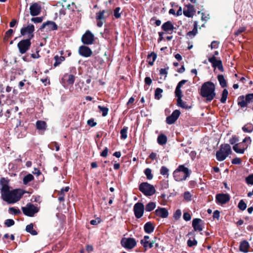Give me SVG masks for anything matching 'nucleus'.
<instances>
[{
	"instance_id": "1",
	"label": "nucleus",
	"mask_w": 253,
	"mask_h": 253,
	"mask_svg": "<svg viewBox=\"0 0 253 253\" xmlns=\"http://www.w3.org/2000/svg\"><path fill=\"white\" fill-rule=\"evenodd\" d=\"M1 199L8 204H14L20 200L24 192L20 189L10 190L8 180L2 178L0 180Z\"/></svg>"
},
{
	"instance_id": "2",
	"label": "nucleus",
	"mask_w": 253,
	"mask_h": 253,
	"mask_svg": "<svg viewBox=\"0 0 253 253\" xmlns=\"http://www.w3.org/2000/svg\"><path fill=\"white\" fill-rule=\"evenodd\" d=\"M215 85L211 82L203 84L200 90L201 95L206 98L207 101H211L215 96Z\"/></svg>"
},
{
	"instance_id": "3",
	"label": "nucleus",
	"mask_w": 253,
	"mask_h": 253,
	"mask_svg": "<svg viewBox=\"0 0 253 253\" xmlns=\"http://www.w3.org/2000/svg\"><path fill=\"white\" fill-rule=\"evenodd\" d=\"M191 171L185 165H179L173 171V176L177 181L185 180L190 175Z\"/></svg>"
},
{
	"instance_id": "4",
	"label": "nucleus",
	"mask_w": 253,
	"mask_h": 253,
	"mask_svg": "<svg viewBox=\"0 0 253 253\" xmlns=\"http://www.w3.org/2000/svg\"><path fill=\"white\" fill-rule=\"evenodd\" d=\"M231 152V148L229 144H222L219 150L216 153L217 160L219 161L224 160Z\"/></svg>"
},
{
	"instance_id": "5",
	"label": "nucleus",
	"mask_w": 253,
	"mask_h": 253,
	"mask_svg": "<svg viewBox=\"0 0 253 253\" xmlns=\"http://www.w3.org/2000/svg\"><path fill=\"white\" fill-rule=\"evenodd\" d=\"M139 190L146 196H152L155 194L156 190L154 187L147 182L141 183L139 187Z\"/></svg>"
},
{
	"instance_id": "6",
	"label": "nucleus",
	"mask_w": 253,
	"mask_h": 253,
	"mask_svg": "<svg viewBox=\"0 0 253 253\" xmlns=\"http://www.w3.org/2000/svg\"><path fill=\"white\" fill-rule=\"evenodd\" d=\"M30 39H27L20 41L17 44L20 53L21 54L26 53L30 48L31 45Z\"/></svg>"
},
{
	"instance_id": "7",
	"label": "nucleus",
	"mask_w": 253,
	"mask_h": 253,
	"mask_svg": "<svg viewBox=\"0 0 253 253\" xmlns=\"http://www.w3.org/2000/svg\"><path fill=\"white\" fill-rule=\"evenodd\" d=\"M35 27L32 24H29L26 26L22 27L20 30V34L22 36H28V38L31 40L34 37V32Z\"/></svg>"
},
{
	"instance_id": "8",
	"label": "nucleus",
	"mask_w": 253,
	"mask_h": 253,
	"mask_svg": "<svg viewBox=\"0 0 253 253\" xmlns=\"http://www.w3.org/2000/svg\"><path fill=\"white\" fill-rule=\"evenodd\" d=\"M22 210L24 214L28 216H33L39 211V209L32 204H28L25 207H22Z\"/></svg>"
},
{
	"instance_id": "9",
	"label": "nucleus",
	"mask_w": 253,
	"mask_h": 253,
	"mask_svg": "<svg viewBox=\"0 0 253 253\" xmlns=\"http://www.w3.org/2000/svg\"><path fill=\"white\" fill-rule=\"evenodd\" d=\"M121 243L123 247L128 250L133 249L136 245L135 240L132 238H123Z\"/></svg>"
},
{
	"instance_id": "10",
	"label": "nucleus",
	"mask_w": 253,
	"mask_h": 253,
	"mask_svg": "<svg viewBox=\"0 0 253 253\" xmlns=\"http://www.w3.org/2000/svg\"><path fill=\"white\" fill-rule=\"evenodd\" d=\"M144 206L141 203H136L133 207L134 215L137 218H141L144 213Z\"/></svg>"
},
{
	"instance_id": "11",
	"label": "nucleus",
	"mask_w": 253,
	"mask_h": 253,
	"mask_svg": "<svg viewBox=\"0 0 253 253\" xmlns=\"http://www.w3.org/2000/svg\"><path fill=\"white\" fill-rule=\"evenodd\" d=\"M41 8L40 3L35 2L32 3L30 7V14L33 16L38 15L41 12Z\"/></svg>"
},
{
	"instance_id": "12",
	"label": "nucleus",
	"mask_w": 253,
	"mask_h": 253,
	"mask_svg": "<svg viewBox=\"0 0 253 253\" xmlns=\"http://www.w3.org/2000/svg\"><path fill=\"white\" fill-rule=\"evenodd\" d=\"M82 41L85 44H91L94 41V36L89 31H87L82 36Z\"/></svg>"
},
{
	"instance_id": "13",
	"label": "nucleus",
	"mask_w": 253,
	"mask_h": 253,
	"mask_svg": "<svg viewBox=\"0 0 253 253\" xmlns=\"http://www.w3.org/2000/svg\"><path fill=\"white\" fill-rule=\"evenodd\" d=\"M105 10L100 11L96 14V19L97 20V25L99 27L102 26L105 21L106 15H105Z\"/></svg>"
},
{
	"instance_id": "14",
	"label": "nucleus",
	"mask_w": 253,
	"mask_h": 253,
	"mask_svg": "<svg viewBox=\"0 0 253 253\" xmlns=\"http://www.w3.org/2000/svg\"><path fill=\"white\" fill-rule=\"evenodd\" d=\"M195 12L194 6L190 4L185 5L183 10V14L187 17H192Z\"/></svg>"
},
{
	"instance_id": "15",
	"label": "nucleus",
	"mask_w": 253,
	"mask_h": 253,
	"mask_svg": "<svg viewBox=\"0 0 253 253\" xmlns=\"http://www.w3.org/2000/svg\"><path fill=\"white\" fill-rule=\"evenodd\" d=\"M180 114V112L178 110L174 111L172 114L168 117L166 119V122L167 124L171 125L174 123L179 117Z\"/></svg>"
},
{
	"instance_id": "16",
	"label": "nucleus",
	"mask_w": 253,
	"mask_h": 253,
	"mask_svg": "<svg viewBox=\"0 0 253 253\" xmlns=\"http://www.w3.org/2000/svg\"><path fill=\"white\" fill-rule=\"evenodd\" d=\"M79 53L82 56L88 57L91 55L92 52L89 47L82 45L79 48Z\"/></svg>"
},
{
	"instance_id": "17",
	"label": "nucleus",
	"mask_w": 253,
	"mask_h": 253,
	"mask_svg": "<svg viewBox=\"0 0 253 253\" xmlns=\"http://www.w3.org/2000/svg\"><path fill=\"white\" fill-rule=\"evenodd\" d=\"M44 28H46L48 31L56 30L57 29V25L53 21H48L42 24L40 30H42Z\"/></svg>"
},
{
	"instance_id": "18",
	"label": "nucleus",
	"mask_w": 253,
	"mask_h": 253,
	"mask_svg": "<svg viewBox=\"0 0 253 253\" xmlns=\"http://www.w3.org/2000/svg\"><path fill=\"white\" fill-rule=\"evenodd\" d=\"M203 225V220L200 218H194L192 221V226L195 231H202Z\"/></svg>"
},
{
	"instance_id": "19",
	"label": "nucleus",
	"mask_w": 253,
	"mask_h": 253,
	"mask_svg": "<svg viewBox=\"0 0 253 253\" xmlns=\"http://www.w3.org/2000/svg\"><path fill=\"white\" fill-rule=\"evenodd\" d=\"M216 200L218 203L224 204L230 200V196L228 194H218L216 196Z\"/></svg>"
},
{
	"instance_id": "20",
	"label": "nucleus",
	"mask_w": 253,
	"mask_h": 253,
	"mask_svg": "<svg viewBox=\"0 0 253 253\" xmlns=\"http://www.w3.org/2000/svg\"><path fill=\"white\" fill-rule=\"evenodd\" d=\"M149 236H145L143 239H142L140 241L141 244L143 246V247L147 249L148 248L150 249L153 247L154 242L151 241L149 240Z\"/></svg>"
},
{
	"instance_id": "21",
	"label": "nucleus",
	"mask_w": 253,
	"mask_h": 253,
	"mask_svg": "<svg viewBox=\"0 0 253 253\" xmlns=\"http://www.w3.org/2000/svg\"><path fill=\"white\" fill-rule=\"evenodd\" d=\"M155 213L157 216L164 218L167 217L169 215L168 211L166 209L160 207L155 211Z\"/></svg>"
},
{
	"instance_id": "22",
	"label": "nucleus",
	"mask_w": 253,
	"mask_h": 253,
	"mask_svg": "<svg viewBox=\"0 0 253 253\" xmlns=\"http://www.w3.org/2000/svg\"><path fill=\"white\" fill-rule=\"evenodd\" d=\"M162 29L168 33H171L174 29V27L172 23L169 21L162 25Z\"/></svg>"
},
{
	"instance_id": "23",
	"label": "nucleus",
	"mask_w": 253,
	"mask_h": 253,
	"mask_svg": "<svg viewBox=\"0 0 253 253\" xmlns=\"http://www.w3.org/2000/svg\"><path fill=\"white\" fill-rule=\"evenodd\" d=\"M75 77L73 75L65 74L63 78V81L64 83L68 84H73L75 82Z\"/></svg>"
},
{
	"instance_id": "24",
	"label": "nucleus",
	"mask_w": 253,
	"mask_h": 253,
	"mask_svg": "<svg viewBox=\"0 0 253 253\" xmlns=\"http://www.w3.org/2000/svg\"><path fill=\"white\" fill-rule=\"evenodd\" d=\"M176 96L177 97V105L183 108H190V107L188 106V105L186 104V102L182 101V93L180 94H175Z\"/></svg>"
},
{
	"instance_id": "25",
	"label": "nucleus",
	"mask_w": 253,
	"mask_h": 253,
	"mask_svg": "<svg viewBox=\"0 0 253 253\" xmlns=\"http://www.w3.org/2000/svg\"><path fill=\"white\" fill-rule=\"evenodd\" d=\"M250 247L249 243L247 241H242L240 245V250L243 253L248 252V250Z\"/></svg>"
},
{
	"instance_id": "26",
	"label": "nucleus",
	"mask_w": 253,
	"mask_h": 253,
	"mask_svg": "<svg viewBox=\"0 0 253 253\" xmlns=\"http://www.w3.org/2000/svg\"><path fill=\"white\" fill-rule=\"evenodd\" d=\"M144 229L146 233L150 234L153 232L154 226L151 222H148L144 225Z\"/></svg>"
},
{
	"instance_id": "27",
	"label": "nucleus",
	"mask_w": 253,
	"mask_h": 253,
	"mask_svg": "<svg viewBox=\"0 0 253 253\" xmlns=\"http://www.w3.org/2000/svg\"><path fill=\"white\" fill-rule=\"evenodd\" d=\"M241 145L242 143L236 144L233 147V150L237 153L243 154L245 149L243 146H241Z\"/></svg>"
},
{
	"instance_id": "28",
	"label": "nucleus",
	"mask_w": 253,
	"mask_h": 253,
	"mask_svg": "<svg viewBox=\"0 0 253 253\" xmlns=\"http://www.w3.org/2000/svg\"><path fill=\"white\" fill-rule=\"evenodd\" d=\"M238 104L241 108H244L248 106L247 103L246 102L245 97L244 95L240 96L238 98Z\"/></svg>"
},
{
	"instance_id": "29",
	"label": "nucleus",
	"mask_w": 253,
	"mask_h": 253,
	"mask_svg": "<svg viewBox=\"0 0 253 253\" xmlns=\"http://www.w3.org/2000/svg\"><path fill=\"white\" fill-rule=\"evenodd\" d=\"M187 82H188V80H183L181 81L180 82H179L176 86V89L175 90V93L179 94V95H180V94H181L182 91H181L180 88L182 87V86Z\"/></svg>"
},
{
	"instance_id": "30",
	"label": "nucleus",
	"mask_w": 253,
	"mask_h": 253,
	"mask_svg": "<svg viewBox=\"0 0 253 253\" xmlns=\"http://www.w3.org/2000/svg\"><path fill=\"white\" fill-rule=\"evenodd\" d=\"M187 82H188V80H183L181 81L180 82H179L176 86V89L175 90V93L179 94V95H180V94H181L182 91H181L180 88L182 87V86Z\"/></svg>"
},
{
	"instance_id": "31",
	"label": "nucleus",
	"mask_w": 253,
	"mask_h": 253,
	"mask_svg": "<svg viewBox=\"0 0 253 253\" xmlns=\"http://www.w3.org/2000/svg\"><path fill=\"white\" fill-rule=\"evenodd\" d=\"M157 142L161 145H163L166 144L167 142V136L163 134L159 135L157 138Z\"/></svg>"
},
{
	"instance_id": "32",
	"label": "nucleus",
	"mask_w": 253,
	"mask_h": 253,
	"mask_svg": "<svg viewBox=\"0 0 253 253\" xmlns=\"http://www.w3.org/2000/svg\"><path fill=\"white\" fill-rule=\"evenodd\" d=\"M197 26L198 22L197 21L194 22V28L192 31H189L187 33V35L190 38L194 37L197 33Z\"/></svg>"
},
{
	"instance_id": "33",
	"label": "nucleus",
	"mask_w": 253,
	"mask_h": 253,
	"mask_svg": "<svg viewBox=\"0 0 253 253\" xmlns=\"http://www.w3.org/2000/svg\"><path fill=\"white\" fill-rule=\"evenodd\" d=\"M36 127L39 130H45L46 127V124L42 121H38L36 122Z\"/></svg>"
},
{
	"instance_id": "34",
	"label": "nucleus",
	"mask_w": 253,
	"mask_h": 253,
	"mask_svg": "<svg viewBox=\"0 0 253 253\" xmlns=\"http://www.w3.org/2000/svg\"><path fill=\"white\" fill-rule=\"evenodd\" d=\"M217 79L222 87H225L227 86L226 81L222 75H218Z\"/></svg>"
},
{
	"instance_id": "35",
	"label": "nucleus",
	"mask_w": 253,
	"mask_h": 253,
	"mask_svg": "<svg viewBox=\"0 0 253 253\" xmlns=\"http://www.w3.org/2000/svg\"><path fill=\"white\" fill-rule=\"evenodd\" d=\"M33 227L34 226L32 223L28 224L26 226V230L27 232L30 233L33 235H36L38 234L37 232L34 229Z\"/></svg>"
},
{
	"instance_id": "36",
	"label": "nucleus",
	"mask_w": 253,
	"mask_h": 253,
	"mask_svg": "<svg viewBox=\"0 0 253 253\" xmlns=\"http://www.w3.org/2000/svg\"><path fill=\"white\" fill-rule=\"evenodd\" d=\"M54 59L55 61L53 65L54 67H57L59 64H60L62 61H63L65 60V58L64 56H59L58 55L55 56Z\"/></svg>"
},
{
	"instance_id": "37",
	"label": "nucleus",
	"mask_w": 253,
	"mask_h": 253,
	"mask_svg": "<svg viewBox=\"0 0 253 253\" xmlns=\"http://www.w3.org/2000/svg\"><path fill=\"white\" fill-rule=\"evenodd\" d=\"M157 54L154 52H152L148 56V59L149 60V64L150 65H153L154 62L156 59Z\"/></svg>"
},
{
	"instance_id": "38",
	"label": "nucleus",
	"mask_w": 253,
	"mask_h": 253,
	"mask_svg": "<svg viewBox=\"0 0 253 253\" xmlns=\"http://www.w3.org/2000/svg\"><path fill=\"white\" fill-rule=\"evenodd\" d=\"M209 61L212 64V66L214 68L218 66V62H221L220 60H217L214 56L209 58Z\"/></svg>"
},
{
	"instance_id": "39",
	"label": "nucleus",
	"mask_w": 253,
	"mask_h": 253,
	"mask_svg": "<svg viewBox=\"0 0 253 253\" xmlns=\"http://www.w3.org/2000/svg\"><path fill=\"white\" fill-rule=\"evenodd\" d=\"M156 203L155 202H149L146 205L145 210L146 211L150 212L153 211L156 208Z\"/></svg>"
},
{
	"instance_id": "40",
	"label": "nucleus",
	"mask_w": 253,
	"mask_h": 253,
	"mask_svg": "<svg viewBox=\"0 0 253 253\" xmlns=\"http://www.w3.org/2000/svg\"><path fill=\"white\" fill-rule=\"evenodd\" d=\"M242 129L245 132L251 133L253 130V126L252 124H247L242 127Z\"/></svg>"
},
{
	"instance_id": "41",
	"label": "nucleus",
	"mask_w": 253,
	"mask_h": 253,
	"mask_svg": "<svg viewBox=\"0 0 253 253\" xmlns=\"http://www.w3.org/2000/svg\"><path fill=\"white\" fill-rule=\"evenodd\" d=\"M34 179V176L31 174L26 175L23 178V183L24 184H27L29 182H31Z\"/></svg>"
},
{
	"instance_id": "42",
	"label": "nucleus",
	"mask_w": 253,
	"mask_h": 253,
	"mask_svg": "<svg viewBox=\"0 0 253 253\" xmlns=\"http://www.w3.org/2000/svg\"><path fill=\"white\" fill-rule=\"evenodd\" d=\"M98 108L99 109V112L102 113V115L103 116L105 117L108 114V112L109 111L108 108L101 105H99L98 106Z\"/></svg>"
},
{
	"instance_id": "43",
	"label": "nucleus",
	"mask_w": 253,
	"mask_h": 253,
	"mask_svg": "<svg viewBox=\"0 0 253 253\" xmlns=\"http://www.w3.org/2000/svg\"><path fill=\"white\" fill-rule=\"evenodd\" d=\"M251 142L252 139L250 137H246L243 140L242 143H245V145L243 147L245 150L247 149L248 146L251 144Z\"/></svg>"
},
{
	"instance_id": "44",
	"label": "nucleus",
	"mask_w": 253,
	"mask_h": 253,
	"mask_svg": "<svg viewBox=\"0 0 253 253\" xmlns=\"http://www.w3.org/2000/svg\"><path fill=\"white\" fill-rule=\"evenodd\" d=\"M228 94V90L226 89H224L222 91V96L220 99V101L221 103H224L226 102Z\"/></svg>"
},
{
	"instance_id": "45",
	"label": "nucleus",
	"mask_w": 253,
	"mask_h": 253,
	"mask_svg": "<svg viewBox=\"0 0 253 253\" xmlns=\"http://www.w3.org/2000/svg\"><path fill=\"white\" fill-rule=\"evenodd\" d=\"M163 89L160 88H157L155 91V98L159 100L162 97Z\"/></svg>"
},
{
	"instance_id": "46",
	"label": "nucleus",
	"mask_w": 253,
	"mask_h": 253,
	"mask_svg": "<svg viewBox=\"0 0 253 253\" xmlns=\"http://www.w3.org/2000/svg\"><path fill=\"white\" fill-rule=\"evenodd\" d=\"M48 147L51 150H54L55 148L56 151H59L60 149L59 145L56 142H52L50 143L49 144Z\"/></svg>"
},
{
	"instance_id": "47",
	"label": "nucleus",
	"mask_w": 253,
	"mask_h": 253,
	"mask_svg": "<svg viewBox=\"0 0 253 253\" xmlns=\"http://www.w3.org/2000/svg\"><path fill=\"white\" fill-rule=\"evenodd\" d=\"M246 102L247 103L248 105L253 102V93L248 94L246 95Z\"/></svg>"
},
{
	"instance_id": "48",
	"label": "nucleus",
	"mask_w": 253,
	"mask_h": 253,
	"mask_svg": "<svg viewBox=\"0 0 253 253\" xmlns=\"http://www.w3.org/2000/svg\"><path fill=\"white\" fill-rule=\"evenodd\" d=\"M192 194L188 191H186L183 194V197L184 201L189 202L192 200Z\"/></svg>"
},
{
	"instance_id": "49",
	"label": "nucleus",
	"mask_w": 253,
	"mask_h": 253,
	"mask_svg": "<svg viewBox=\"0 0 253 253\" xmlns=\"http://www.w3.org/2000/svg\"><path fill=\"white\" fill-rule=\"evenodd\" d=\"M122 11H121V8L116 7L114 10V15L116 18H119L121 17Z\"/></svg>"
},
{
	"instance_id": "50",
	"label": "nucleus",
	"mask_w": 253,
	"mask_h": 253,
	"mask_svg": "<svg viewBox=\"0 0 253 253\" xmlns=\"http://www.w3.org/2000/svg\"><path fill=\"white\" fill-rule=\"evenodd\" d=\"M127 127H124L120 132L121 133V137L123 139H125L127 137Z\"/></svg>"
},
{
	"instance_id": "51",
	"label": "nucleus",
	"mask_w": 253,
	"mask_h": 253,
	"mask_svg": "<svg viewBox=\"0 0 253 253\" xmlns=\"http://www.w3.org/2000/svg\"><path fill=\"white\" fill-rule=\"evenodd\" d=\"M151 172V169L149 168L146 169L144 171L145 174L146 175L147 178L149 180H151L153 178V175Z\"/></svg>"
},
{
	"instance_id": "52",
	"label": "nucleus",
	"mask_w": 253,
	"mask_h": 253,
	"mask_svg": "<svg viewBox=\"0 0 253 253\" xmlns=\"http://www.w3.org/2000/svg\"><path fill=\"white\" fill-rule=\"evenodd\" d=\"M14 33V31L12 29H9L8 31H6L5 33L4 37V41H7L9 39V38L12 35L13 33Z\"/></svg>"
},
{
	"instance_id": "53",
	"label": "nucleus",
	"mask_w": 253,
	"mask_h": 253,
	"mask_svg": "<svg viewBox=\"0 0 253 253\" xmlns=\"http://www.w3.org/2000/svg\"><path fill=\"white\" fill-rule=\"evenodd\" d=\"M238 207L241 211H244L247 208V205L243 200H241L238 204Z\"/></svg>"
},
{
	"instance_id": "54",
	"label": "nucleus",
	"mask_w": 253,
	"mask_h": 253,
	"mask_svg": "<svg viewBox=\"0 0 253 253\" xmlns=\"http://www.w3.org/2000/svg\"><path fill=\"white\" fill-rule=\"evenodd\" d=\"M160 173L163 175H169V169L165 166L161 167L160 169Z\"/></svg>"
},
{
	"instance_id": "55",
	"label": "nucleus",
	"mask_w": 253,
	"mask_h": 253,
	"mask_svg": "<svg viewBox=\"0 0 253 253\" xmlns=\"http://www.w3.org/2000/svg\"><path fill=\"white\" fill-rule=\"evenodd\" d=\"M9 211L10 213L13 214H18L21 213V211L19 209H16L13 207L9 208Z\"/></svg>"
},
{
	"instance_id": "56",
	"label": "nucleus",
	"mask_w": 253,
	"mask_h": 253,
	"mask_svg": "<svg viewBox=\"0 0 253 253\" xmlns=\"http://www.w3.org/2000/svg\"><path fill=\"white\" fill-rule=\"evenodd\" d=\"M31 21L35 23H40L42 21L43 17H34V18H32L31 19Z\"/></svg>"
},
{
	"instance_id": "57",
	"label": "nucleus",
	"mask_w": 253,
	"mask_h": 253,
	"mask_svg": "<svg viewBox=\"0 0 253 253\" xmlns=\"http://www.w3.org/2000/svg\"><path fill=\"white\" fill-rule=\"evenodd\" d=\"M63 2H62V5L63 8H68L70 9V7L71 6H73L74 4V3H72L71 4L70 3H66V0H62Z\"/></svg>"
},
{
	"instance_id": "58",
	"label": "nucleus",
	"mask_w": 253,
	"mask_h": 253,
	"mask_svg": "<svg viewBox=\"0 0 253 253\" xmlns=\"http://www.w3.org/2000/svg\"><path fill=\"white\" fill-rule=\"evenodd\" d=\"M181 215V211L179 209L177 210L173 214V217L177 220L178 219Z\"/></svg>"
},
{
	"instance_id": "59",
	"label": "nucleus",
	"mask_w": 253,
	"mask_h": 253,
	"mask_svg": "<svg viewBox=\"0 0 253 253\" xmlns=\"http://www.w3.org/2000/svg\"><path fill=\"white\" fill-rule=\"evenodd\" d=\"M14 221L13 219H8L4 222V224L7 227H10L14 224Z\"/></svg>"
},
{
	"instance_id": "60",
	"label": "nucleus",
	"mask_w": 253,
	"mask_h": 253,
	"mask_svg": "<svg viewBox=\"0 0 253 253\" xmlns=\"http://www.w3.org/2000/svg\"><path fill=\"white\" fill-rule=\"evenodd\" d=\"M197 244V241L195 239L192 240H188L187 241V245L189 247H192L194 246H196Z\"/></svg>"
},
{
	"instance_id": "61",
	"label": "nucleus",
	"mask_w": 253,
	"mask_h": 253,
	"mask_svg": "<svg viewBox=\"0 0 253 253\" xmlns=\"http://www.w3.org/2000/svg\"><path fill=\"white\" fill-rule=\"evenodd\" d=\"M246 182L249 184L253 185V174L249 175L246 178Z\"/></svg>"
},
{
	"instance_id": "62",
	"label": "nucleus",
	"mask_w": 253,
	"mask_h": 253,
	"mask_svg": "<svg viewBox=\"0 0 253 253\" xmlns=\"http://www.w3.org/2000/svg\"><path fill=\"white\" fill-rule=\"evenodd\" d=\"M245 27H239V29L235 32V35L236 36H238L243 32L245 31Z\"/></svg>"
},
{
	"instance_id": "63",
	"label": "nucleus",
	"mask_w": 253,
	"mask_h": 253,
	"mask_svg": "<svg viewBox=\"0 0 253 253\" xmlns=\"http://www.w3.org/2000/svg\"><path fill=\"white\" fill-rule=\"evenodd\" d=\"M191 218L190 214L188 212H185L183 214V219L185 221H189Z\"/></svg>"
},
{
	"instance_id": "64",
	"label": "nucleus",
	"mask_w": 253,
	"mask_h": 253,
	"mask_svg": "<svg viewBox=\"0 0 253 253\" xmlns=\"http://www.w3.org/2000/svg\"><path fill=\"white\" fill-rule=\"evenodd\" d=\"M237 141H238V139L237 137H236V136H232V137L229 140V142L231 144H234Z\"/></svg>"
}]
</instances>
